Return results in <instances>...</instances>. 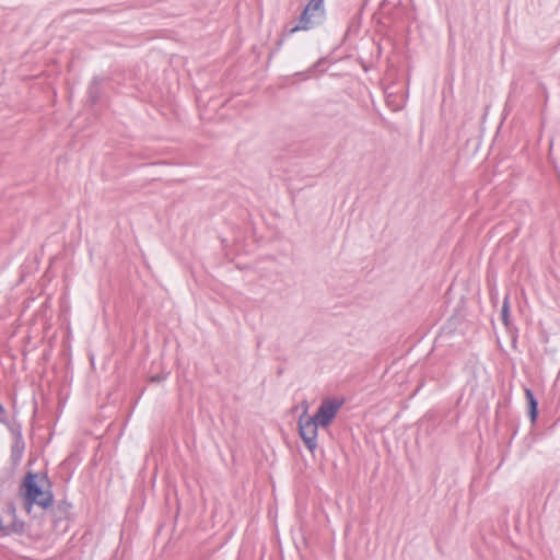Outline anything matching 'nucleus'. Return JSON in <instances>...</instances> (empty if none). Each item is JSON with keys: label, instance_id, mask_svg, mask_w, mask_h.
Here are the masks:
<instances>
[{"label": "nucleus", "instance_id": "f257e3e1", "mask_svg": "<svg viewBox=\"0 0 560 560\" xmlns=\"http://www.w3.org/2000/svg\"><path fill=\"white\" fill-rule=\"evenodd\" d=\"M26 504L48 508L52 501L50 483L43 474H27L24 480Z\"/></svg>", "mask_w": 560, "mask_h": 560}, {"label": "nucleus", "instance_id": "f03ea898", "mask_svg": "<svg viewBox=\"0 0 560 560\" xmlns=\"http://www.w3.org/2000/svg\"><path fill=\"white\" fill-rule=\"evenodd\" d=\"M318 422L306 415H302L299 420L300 435L310 451H314L317 446V427Z\"/></svg>", "mask_w": 560, "mask_h": 560}, {"label": "nucleus", "instance_id": "7ed1b4c3", "mask_svg": "<svg viewBox=\"0 0 560 560\" xmlns=\"http://www.w3.org/2000/svg\"><path fill=\"white\" fill-rule=\"evenodd\" d=\"M341 404L338 400L325 399L313 418L319 425L327 427L336 417Z\"/></svg>", "mask_w": 560, "mask_h": 560}, {"label": "nucleus", "instance_id": "20e7f679", "mask_svg": "<svg viewBox=\"0 0 560 560\" xmlns=\"http://www.w3.org/2000/svg\"><path fill=\"white\" fill-rule=\"evenodd\" d=\"M313 12H324V0H310L300 18V23L291 30V33L307 31L312 26L311 15Z\"/></svg>", "mask_w": 560, "mask_h": 560}, {"label": "nucleus", "instance_id": "39448f33", "mask_svg": "<svg viewBox=\"0 0 560 560\" xmlns=\"http://www.w3.org/2000/svg\"><path fill=\"white\" fill-rule=\"evenodd\" d=\"M525 396L528 401L529 415H530L532 421H534L537 417V401H536L532 390L528 388L525 389Z\"/></svg>", "mask_w": 560, "mask_h": 560}, {"label": "nucleus", "instance_id": "423d86ee", "mask_svg": "<svg viewBox=\"0 0 560 560\" xmlns=\"http://www.w3.org/2000/svg\"><path fill=\"white\" fill-rule=\"evenodd\" d=\"M509 308H510L509 301H508V299H505L503 302V306H502V318H503V323L505 325H508Z\"/></svg>", "mask_w": 560, "mask_h": 560}]
</instances>
